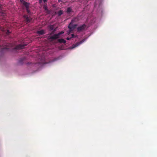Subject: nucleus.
<instances>
[{
  "label": "nucleus",
  "mask_w": 157,
  "mask_h": 157,
  "mask_svg": "<svg viewBox=\"0 0 157 157\" xmlns=\"http://www.w3.org/2000/svg\"><path fill=\"white\" fill-rule=\"evenodd\" d=\"M77 26V24H74L73 23L71 22L68 26V28L69 29V32H71L73 31L74 29L76 28Z\"/></svg>",
  "instance_id": "obj_1"
},
{
  "label": "nucleus",
  "mask_w": 157,
  "mask_h": 157,
  "mask_svg": "<svg viewBox=\"0 0 157 157\" xmlns=\"http://www.w3.org/2000/svg\"><path fill=\"white\" fill-rule=\"evenodd\" d=\"M86 27V26L85 24H83L80 25L77 28L78 31V32H80L84 30Z\"/></svg>",
  "instance_id": "obj_2"
},
{
  "label": "nucleus",
  "mask_w": 157,
  "mask_h": 157,
  "mask_svg": "<svg viewBox=\"0 0 157 157\" xmlns=\"http://www.w3.org/2000/svg\"><path fill=\"white\" fill-rule=\"evenodd\" d=\"M26 45H25L23 44H21L17 45L14 48V49L16 50L23 49L24 48V47Z\"/></svg>",
  "instance_id": "obj_3"
},
{
  "label": "nucleus",
  "mask_w": 157,
  "mask_h": 157,
  "mask_svg": "<svg viewBox=\"0 0 157 157\" xmlns=\"http://www.w3.org/2000/svg\"><path fill=\"white\" fill-rule=\"evenodd\" d=\"M24 17L25 19V21L27 23L30 22L32 19L30 17H28L27 15H24Z\"/></svg>",
  "instance_id": "obj_4"
},
{
  "label": "nucleus",
  "mask_w": 157,
  "mask_h": 157,
  "mask_svg": "<svg viewBox=\"0 0 157 157\" xmlns=\"http://www.w3.org/2000/svg\"><path fill=\"white\" fill-rule=\"evenodd\" d=\"M79 20V18L78 17H74L71 21V22L73 23L77 22Z\"/></svg>",
  "instance_id": "obj_5"
},
{
  "label": "nucleus",
  "mask_w": 157,
  "mask_h": 157,
  "mask_svg": "<svg viewBox=\"0 0 157 157\" xmlns=\"http://www.w3.org/2000/svg\"><path fill=\"white\" fill-rule=\"evenodd\" d=\"M59 37V36L57 34H54V35L51 36L50 37V39L52 40H55L57 39Z\"/></svg>",
  "instance_id": "obj_6"
},
{
  "label": "nucleus",
  "mask_w": 157,
  "mask_h": 157,
  "mask_svg": "<svg viewBox=\"0 0 157 157\" xmlns=\"http://www.w3.org/2000/svg\"><path fill=\"white\" fill-rule=\"evenodd\" d=\"M82 43V41H80L79 42L76 43L75 44H74L72 45L71 48H72V49L78 46L80 44H81Z\"/></svg>",
  "instance_id": "obj_7"
},
{
  "label": "nucleus",
  "mask_w": 157,
  "mask_h": 157,
  "mask_svg": "<svg viewBox=\"0 0 157 157\" xmlns=\"http://www.w3.org/2000/svg\"><path fill=\"white\" fill-rule=\"evenodd\" d=\"M23 5L25 7L26 9L29 8L30 3L24 1L23 2Z\"/></svg>",
  "instance_id": "obj_8"
},
{
  "label": "nucleus",
  "mask_w": 157,
  "mask_h": 157,
  "mask_svg": "<svg viewBox=\"0 0 157 157\" xmlns=\"http://www.w3.org/2000/svg\"><path fill=\"white\" fill-rule=\"evenodd\" d=\"M72 9L70 7H68L66 11V13L67 14H70L71 13L73 12Z\"/></svg>",
  "instance_id": "obj_9"
},
{
  "label": "nucleus",
  "mask_w": 157,
  "mask_h": 157,
  "mask_svg": "<svg viewBox=\"0 0 157 157\" xmlns=\"http://www.w3.org/2000/svg\"><path fill=\"white\" fill-rule=\"evenodd\" d=\"M49 29L50 30H53V32L54 33L56 31V29H54V26L53 25H50L48 27Z\"/></svg>",
  "instance_id": "obj_10"
},
{
  "label": "nucleus",
  "mask_w": 157,
  "mask_h": 157,
  "mask_svg": "<svg viewBox=\"0 0 157 157\" xmlns=\"http://www.w3.org/2000/svg\"><path fill=\"white\" fill-rule=\"evenodd\" d=\"M37 33L39 34V35H43L45 33V32H44V30H41L40 31H38L37 32Z\"/></svg>",
  "instance_id": "obj_11"
},
{
  "label": "nucleus",
  "mask_w": 157,
  "mask_h": 157,
  "mask_svg": "<svg viewBox=\"0 0 157 157\" xmlns=\"http://www.w3.org/2000/svg\"><path fill=\"white\" fill-rule=\"evenodd\" d=\"M10 44H7L6 45L5 47H4L2 48V50H8L10 49L9 48V46Z\"/></svg>",
  "instance_id": "obj_12"
},
{
  "label": "nucleus",
  "mask_w": 157,
  "mask_h": 157,
  "mask_svg": "<svg viewBox=\"0 0 157 157\" xmlns=\"http://www.w3.org/2000/svg\"><path fill=\"white\" fill-rule=\"evenodd\" d=\"M58 41L60 43L65 44L66 43V41L63 39H59Z\"/></svg>",
  "instance_id": "obj_13"
},
{
  "label": "nucleus",
  "mask_w": 157,
  "mask_h": 157,
  "mask_svg": "<svg viewBox=\"0 0 157 157\" xmlns=\"http://www.w3.org/2000/svg\"><path fill=\"white\" fill-rule=\"evenodd\" d=\"M63 13V12L62 10H60L58 11V14L59 16H60Z\"/></svg>",
  "instance_id": "obj_14"
},
{
  "label": "nucleus",
  "mask_w": 157,
  "mask_h": 157,
  "mask_svg": "<svg viewBox=\"0 0 157 157\" xmlns=\"http://www.w3.org/2000/svg\"><path fill=\"white\" fill-rule=\"evenodd\" d=\"M43 8H44V10H48V7H47V6L46 5H44V6H43Z\"/></svg>",
  "instance_id": "obj_15"
},
{
  "label": "nucleus",
  "mask_w": 157,
  "mask_h": 157,
  "mask_svg": "<svg viewBox=\"0 0 157 157\" xmlns=\"http://www.w3.org/2000/svg\"><path fill=\"white\" fill-rule=\"evenodd\" d=\"M63 33H64V32H63V31H61V32L59 33H58L57 34L59 36L60 35L62 34Z\"/></svg>",
  "instance_id": "obj_16"
},
{
  "label": "nucleus",
  "mask_w": 157,
  "mask_h": 157,
  "mask_svg": "<svg viewBox=\"0 0 157 157\" xmlns=\"http://www.w3.org/2000/svg\"><path fill=\"white\" fill-rule=\"evenodd\" d=\"M10 32L9 30H6V34L7 35H8L10 34Z\"/></svg>",
  "instance_id": "obj_17"
},
{
  "label": "nucleus",
  "mask_w": 157,
  "mask_h": 157,
  "mask_svg": "<svg viewBox=\"0 0 157 157\" xmlns=\"http://www.w3.org/2000/svg\"><path fill=\"white\" fill-rule=\"evenodd\" d=\"M26 11H27V13H30V11L29 10V8H26Z\"/></svg>",
  "instance_id": "obj_18"
},
{
  "label": "nucleus",
  "mask_w": 157,
  "mask_h": 157,
  "mask_svg": "<svg viewBox=\"0 0 157 157\" xmlns=\"http://www.w3.org/2000/svg\"><path fill=\"white\" fill-rule=\"evenodd\" d=\"M46 11V13L47 14H49L50 13V11L48 9Z\"/></svg>",
  "instance_id": "obj_19"
},
{
  "label": "nucleus",
  "mask_w": 157,
  "mask_h": 157,
  "mask_svg": "<svg viewBox=\"0 0 157 157\" xmlns=\"http://www.w3.org/2000/svg\"><path fill=\"white\" fill-rule=\"evenodd\" d=\"M23 60V59H20V60H19V63H21V64H22L21 62Z\"/></svg>",
  "instance_id": "obj_20"
},
{
  "label": "nucleus",
  "mask_w": 157,
  "mask_h": 157,
  "mask_svg": "<svg viewBox=\"0 0 157 157\" xmlns=\"http://www.w3.org/2000/svg\"><path fill=\"white\" fill-rule=\"evenodd\" d=\"M71 38H73L74 36V35L73 34H71Z\"/></svg>",
  "instance_id": "obj_21"
},
{
  "label": "nucleus",
  "mask_w": 157,
  "mask_h": 157,
  "mask_svg": "<svg viewBox=\"0 0 157 157\" xmlns=\"http://www.w3.org/2000/svg\"><path fill=\"white\" fill-rule=\"evenodd\" d=\"M71 39V37L69 38V37H67V38H66L67 40H70Z\"/></svg>",
  "instance_id": "obj_22"
},
{
  "label": "nucleus",
  "mask_w": 157,
  "mask_h": 157,
  "mask_svg": "<svg viewBox=\"0 0 157 157\" xmlns=\"http://www.w3.org/2000/svg\"><path fill=\"white\" fill-rule=\"evenodd\" d=\"M42 0H39V3H41L42 2Z\"/></svg>",
  "instance_id": "obj_23"
},
{
  "label": "nucleus",
  "mask_w": 157,
  "mask_h": 157,
  "mask_svg": "<svg viewBox=\"0 0 157 157\" xmlns=\"http://www.w3.org/2000/svg\"><path fill=\"white\" fill-rule=\"evenodd\" d=\"M57 59L55 58L53 60V61H56Z\"/></svg>",
  "instance_id": "obj_24"
},
{
  "label": "nucleus",
  "mask_w": 157,
  "mask_h": 157,
  "mask_svg": "<svg viewBox=\"0 0 157 157\" xmlns=\"http://www.w3.org/2000/svg\"><path fill=\"white\" fill-rule=\"evenodd\" d=\"M43 0L44 2H46L47 1V0Z\"/></svg>",
  "instance_id": "obj_25"
},
{
  "label": "nucleus",
  "mask_w": 157,
  "mask_h": 157,
  "mask_svg": "<svg viewBox=\"0 0 157 157\" xmlns=\"http://www.w3.org/2000/svg\"><path fill=\"white\" fill-rule=\"evenodd\" d=\"M63 0H58V2H62Z\"/></svg>",
  "instance_id": "obj_26"
}]
</instances>
